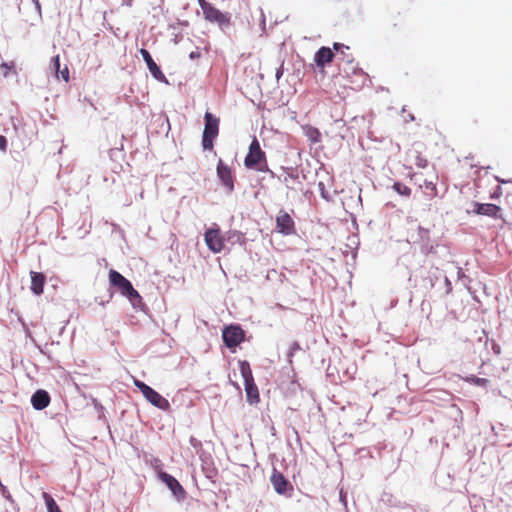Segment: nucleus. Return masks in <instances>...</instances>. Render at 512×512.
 I'll use <instances>...</instances> for the list:
<instances>
[{
    "mask_svg": "<svg viewBox=\"0 0 512 512\" xmlns=\"http://www.w3.org/2000/svg\"><path fill=\"white\" fill-rule=\"evenodd\" d=\"M393 189L398 194H400L402 196H405V197H409L410 194H411V189L408 186H406L405 184L401 183V182H395L393 184Z\"/></svg>",
    "mask_w": 512,
    "mask_h": 512,
    "instance_id": "obj_24",
    "label": "nucleus"
},
{
    "mask_svg": "<svg viewBox=\"0 0 512 512\" xmlns=\"http://www.w3.org/2000/svg\"><path fill=\"white\" fill-rule=\"evenodd\" d=\"M1 68L4 70V72H3L4 77H7L9 71L14 68V63L13 62H11V63L4 62L1 64Z\"/></svg>",
    "mask_w": 512,
    "mask_h": 512,
    "instance_id": "obj_27",
    "label": "nucleus"
},
{
    "mask_svg": "<svg viewBox=\"0 0 512 512\" xmlns=\"http://www.w3.org/2000/svg\"><path fill=\"white\" fill-rule=\"evenodd\" d=\"M158 477L163 483H165L168 486V488L176 497L184 498L186 492L183 486L175 477L163 471H159Z\"/></svg>",
    "mask_w": 512,
    "mask_h": 512,
    "instance_id": "obj_11",
    "label": "nucleus"
},
{
    "mask_svg": "<svg viewBox=\"0 0 512 512\" xmlns=\"http://www.w3.org/2000/svg\"><path fill=\"white\" fill-rule=\"evenodd\" d=\"M48 512H62L54 498L47 492L42 493Z\"/></svg>",
    "mask_w": 512,
    "mask_h": 512,
    "instance_id": "obj_21",
    "label": "nucleus"
},
{
    "mask_svg": "<svg viewBox=\"0 0 512 512\" xmlns=\"http://www.w3.org/2000/svg\"><path fill=\"white\" fill-rule=\"evenodd\" d=\"M426 188H430L431 191H435L436 187L432 182L426 183Z\"/></svg>",
    "mask_w": 512,
    "mask_h": 512,
    "instance_id": "obj_30",
    "label": "nucleus"
},
{
    "mask_svg": "<svg viewBox=\"0 0 512 512\" xmlns=\"http://www.w3.org/2000/svg\"><path fill=\"white\" fill-rule=\"evenodd\" d=\"M239 370L244 380L247 402L250 404H257L260 401V395L253 378L250 364L247 361H240Z\"/></svg>",
    "mask_w": 512,
    "mask_h": 512,
    "instance_id": "obj_4",
    "label": "nucleus"
},
{
    "mask_svg": "<svg viewBox=\"0 0 512 512\" xmlns=\"http://www.w3.org/2000/svg\"><path fill=\"white\" fill-rule=\"evenodd\" d=\"M217 176L221 181V184L226 189L227 193H232L234 191V181L235 176L233 174L232 169L223 162L222 159H219L216 168Z\"/></svg>",
    "mask_w": 512,
    "mask_h": 512,
    "instance_id": "obj_8",
    "label": "nucleus"
},
{
    "mask_svg": "<svg viewBox=\"0 0 512 512\" xmlns=\"http://www.w3.org/2000/svg\"><path fill=\"white\" fill-rule=\"evenodd\" d=\"M276 230L283 235L295 233L294 220L285 210H280L276 216Z\"/></svg>",
    "mask_w": 512,
    "mask_h": 512,
    "instance_id": "obj_10",
    "label": "nucleus"
},
{
    "mask_svg": "<svg viewBox=\"0 0 512 512\" xmlns=\"http://www.w3.org/2000/svg\"><path fill=\"white\" fill-rule=\"evenodd\" d=\"M205 125L202 135V147L204 150L212 151L214 148V140L219 134L220 120L210 112L204 115Z\"/></svg>",
    "mask_w": 512,
    "mask_h": 512,
    "instance_id": "obj_5",
    "label": "nucleus"
},
{
    "mask_svg": "<svg viewBox=\"0 0 512 512\" xmlns=\"http://www.w3.org/2000/svg\"><path fill=\"white\" fill-rule=\"evenodd\" d=\"M134 385L142 392L145 399L155 407L166 410L169 408V402L157 391L140 380H134Z\"/></svg>",
    "mask_w": 512,
    "mask_h": 512,
    "instance_id": "obj_6",
    "label": "nucleus"
},
{
    "mask_svg": "<svg viewBox=\"0 0 512 512\" xmlns=\"http://www.w3.org/2000/svg\"><path fill=\"white\" fill-rule=\"evenodd\" d=\"M7 149V140L3 135H0V150L6 151Z\"/></svg>",
    "mask_w": 512,
    "mask_h": 512,
    "instance_id": "obj_28",
    "label": "nucleus"
},
{
    "mask_svg": "<svg viewBox=\"0 0 512 512\" xmlns=\"http://www.w3.org/2000/svg\"><path fill=\"white\" fill-rule=\"evenodd\" d=\"M109 282L112 286L116 287L123 296L127 297L133 305L136 301H141V296L138 291L134 289L131 282L118 271L110 269Z\"/></svg>",
    "mask_w": 512,
    "mask_h": 512,
    "instance_id": "obj_3",
    "label": "nucleus"
},
{
    "mask_svg": "<svg viewBox=\"0 0 512 512\" xmlns=\"http://www.w3.org/2000/svg\"><path fill=\"white\" fill-rule=\"evenodd\" d=\"M204 19L210 23L217 24L221 29L231 25V14L222 12L206 0H197Z\"/></svg>",
    "mask_w": 512,
    "mask_h": 512,
    "instance_id": "obj_2",
    "label": "nucleus"
},
{
    "mask_svg": "<svg viewBox=\"0 0 512 512\" xmlns=\"http://www.w3.org/2000/svg\"><path fill=\"white\" fill-rule=\"evenodd\" d=\"M299 348H300V347H299V344H298L297 342H295V343L293 344V348H292V349L294 350V349H299Z\"/></svg>",
    "mask_w": 512,
    "mask_h": 512,
    "instance_id": "obj_31",
    "label": "nucleus"
},
{
    "mask_svg": "<svg viewBox=\"0 0 512 512\" xmlns=\"http://www.w3.org/2000/svg\"><path fill=\"white\" fill-rule=\"evenodd\" d=\"M283 183L289 189H294L295 182H299L298 174L295 173L292 169L288 170L286 175L283 177Z\"/></svg>",
    "mask_w": 512,
    "mask_h": 512,
    "instance_id": "obj_22",
    "label": "nucleus"
},
{
    "mask_svg": "<svg viewBox=\"0 0 512 512\" xmlns=\"http://www.w3.org/2000/svg\"><path fill=\"white\" fill-rule=\"evenodd\" d=\"M201 54L199 51H192L190 54H189V57L190 59L194 60V59H198L200 58Z\"/></svg>",
    "mask_w": 512,
    "mask_h": 512,
    "instance_id": "obj_29",
    "label": "nucleus"
},
{
    "mask_svg": "<svg viewBox=\"0 0 512 512\" xmlns=\"http://www.w3.org/2000/svg\"><path fill=\"white\" fill-rule=\"evenodd\" d=\"M467 380L477 386H487V384L489 383L488 379L479 378L476 376H472V377L468 378Z\"/></svg>",
    "mask_w": 512,
    "mask_h": 512,
    "instance_id": "obj_26",
    "label": "nucleus"
},
{
    "mask_svg": "<svg viewBox=\"0 0 512 512\" xmlns=\"http://www.w3.org/2000/svg\"><path fill=\"white\" fill-rule=\"evenodd\" d=\"M343 72L347 75H363L364 72L361 68L357 66V64H354L352 59H348L347 63H345V66L343 67Z\"/></svg>",
    "mask_w": 512,
    "mask_h": 512,
    "instance_id": "obj_20",
    "label": "nucleus"
},
{
    "mask_svg": "<svg viewBox=\"0 0 512 512\" xmlns=\"http://www.w3.org/2000/svg\"><path fill=\"white\" fill-rule=\"evenodd\" d=\"M32 406L36 410H43L50 403V396L45 390H37L31 397Z\"/></svg>",
    "mask_w": 512,
    "mask_h": 512,
    "instance_id": "obj_17",
    "label": "nucleus"
},
{
    "mask_svg": "<svg viewBox=\"0 0 512 512\" xmlns=\"http://www.w3.org/2000/svg\"><path fill=\"white\" fill-rule=\"evenodd\" d=\"M223 341L228 348H235L244 341L245 333L239 325H230L223 329Z\"/></svg>",
    "mask_w": 512,
    "mask_h": 512,
    "instance_id": "obj_7",
    "label": "nucleus"
},
{
    "mask_svg": "<svg viewBox=\"0 0 512 512\" xmlns=\"http://www.w3.org/2000/svg\"><path fill=\"white\" fill-rule=\"evenodd\" d=\"M415 161H414V164L418 167V168H425L427 166V159L425 157H423L421 155V153L419 152H416L415 156Z\"/></svg>",
    "mask_w": 512,
    "mask_h": 512,
    "instance_id": "obj_25",
    "label": "nucleus"
},
{
    "mask_svg": "<svg viewBox=\"0 0 512 512\" xmlns=\"http://www.w3.org/2000/svg\"><path fill=\"white\" fill-rule=\"evenodd\" d=\"M270 482L274 490L280 495H284L287 493L289 489H293L289 481L285 478V476L276 469H274L272 472Z\"/></svg>",
    "mask_w": 512,
    "mask_h": 512,
    "instance_id": "obj_12",
    "label": "nucleus"
},
{
    "mask_svg": "<svg viewBox=\"0 0 512 512\" xmlns=\"http://www.w3.org/2000/svg\"><path fill=\"white\" fill-rule=\"evenodd\" d=\"M333 49L340 56V59L343 62L347 63V60L350 59V55L347 53L350 50V48L341 43H334Z\"/></svg>",
    "mask_w": 512,
    "mask_h": 512,
    "instance_id": "obj_23",
    "label": "nucleus"
},
{
    "mask_svg": "<svg viewBox=\"0 0 512 512\" xmlns=\"http://www.w3.org/2000/svg\"><path fill=\"white\" fill-rule=\"evenodd\" d=\"M244 165L248 169L258 172H268V162L265 152L261 149L258 139L254 136L250 143L248 153L244 159Z\"/></svg>",
    "mask_w": 512,
    "mask_h": 512,
    "instance_id": "obj_1",
    "label": "nucleus"
},
{
    "mask_svg": "<svg viewBox=\"0 0 512 512\" xmlns=\"http://www.w3.org/2000/svg\"><path fill=\"white\" fill-rule=\"evenodd\" d=\"M140 54L142 55L144 61L146 62L147 67H148L150 73L152 74V76L160 82H166V77H165L164 73L161 71L160 67L152 59L149 51L142 48V49H140Z\"/></svg>",
    "mask_w": 512,
    "mask_h": 512,
    "instance_id": "obj_13",
    "label": "nucleus"
},
{
    "mask_svg": "<svg viewBox=\"0 0 512 512\" xmlns=\"http://www.w3.org/2000/svg\"><path fill=\"white\" fill-rule=\"evenodd\" d=\"M305 136L313 143H319L321 141V133L318 128L311 125L303 127Z\"/></svg>",
    "mask_w": 512,
    "mask_h": 512,
    "instance_id": "obj_18",
    "label": "nucleus"
},
{
    "mask_svg": "<svg viewBox=\"0 0 512 512\" xmlns=\"http://www.w3.org/2000/svg\"><path fill=\"white\" fill-rule=\"evenodd\" d=\"M31 286L30 289L33 294L39 296L43 294L46 276L41 272L30 271Z\"/></svg>",
    "mask_w": 512,
    "mask_h": 512,
    "instance_id": "obj_16",
    "label": "nucleus"
},
{
    "mask_svg": "<svg viewBox=\"0 0 512 512\" xmlns=\"http://www.w3.org/2000/svg\"><path fill=\"white\" fill-rule=\"evenodd\" d=\"M52 61H53V66L55 68L57 77H59V74H60L61 78L65 82H68L69 81V70H68L67 66H65L63 69L60 68V57H59V55H56L55 57H53Z\"/></svg>",
    "mask_w": 512,
    "mask_h": 512,
    "instance_id": "obj_19",
    "label": "nucleus"
},
{
    "mask_svg": "<svg viewBox=\"0 0 512 512\" xmlns=\"http://www.w3.org/2000/svg\"><path fill=\"white\" fill-rule=\"evenodd\" d=\"M335 57V54L329 47H321L314 56V61L318 67H325L330 64Z\"/></svg>",
    "mask_w": 512,
    "mask_h": 512,
    "instance_id": "obj_15",
    "label": "nucleus"
},
{
    "mask_svg": "<svg viewBox=\"0 0 512 512\" xmlns=\"http://www.w3.org/2000/svg\"><path fill=\"white\" fill-rule=\"evenodd\" d=\"M207 247L214 253H219L224 248V239L218 227L208 229L204 234Z\"/></svg>",
    "mask_w": 512,
    "mask_h": 512,
    "instance_id": "obj_9",
    "label": "nucleus"
},
{
    "mask_svg": "<svg viewBox=\"0 0 512 512\" xmlns=\"http://www.w3.org/2000/svg\"><path fill=\"white\" fill-rule=\"evenodd\" d=\"M474 212L479 215H485L492 218H501V208L491 203H475Z\"/></svg>",
    "mask_w": 512,
    "mask_h": 512,
    "instance_id": "obj_14",
    "label": "nucleus"
}]
</instances>
